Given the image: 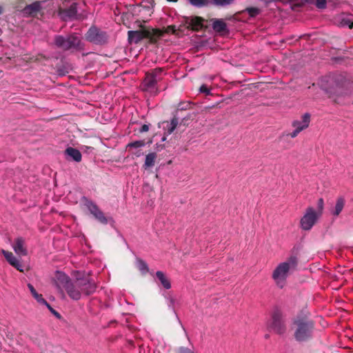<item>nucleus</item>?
Masks as SVG:
<instances>
[{
	"mask_svg": "<svg viewBox=\"0 0 353 353\" xmlns=\"http://www.w3.org/2000/svg\"><path fill=\"white\" fill-rule=\"evenodd\" d=\"M85 205L89 210L90 212L94 217L102 224H107L108 221L104 215L103 212L99 208V207L92 201L86 199Z\"/></svg>",
	"mask_w": 353,
	"mask_h": 353,
	"instance_id": "obj_12",
	"label": "nucleus"
},
{
	"mask_svg": "<svg viewBox=\"0 0 353 353\" xmlns=\"http://www.w3.org/2000/svg\"><path fill=\"white\" fill-rule=\"evenodd\" d=\"M176 353H194V351L190 350L188 347H179L176 351Z\"/></svg>",
	"mask_w": 353,
	"mask_h": 353,
	"instance_id": "obj_34",
	"label": "nucleus"
},
{
	"mask_svg": "<svg viewBox=\"0 0 353 353\" xmlns=\"http://www.w3.org/2000/svg\"><path fill=\"white\" fill-rule=\"evenodd\" d=\"M149 130V125H147V124H143L141 128L139 129V132L142 133V132H148Z\"/></svg>",
	"mask_w": 353,
	"mask_h": 353,
	"instance_id": "obj_41",
	"label": "nucleus"
},
{
	"mask_svg": "<svg viewBox=\"0 0 353 353\" xmlns=\"http://www.w3.org/2000/svg\"><path fill=\"white\" fill-rule=\"evenodd\" d=\"M54 43L57 48L63 51H81L84 49V44L76 33L69 34L66 36L55 35Z\"/></svg>",
	"mask_w": 353,
	"mask_h": 353,
	"instance_id": "obj_4",
	"label": "nucleus"
},
{
	"mask_svg": "<svg viewBox=\"0 0 353 353\" xmlns=\"http://www.w3.org/2000/svg\"><path fill=\"white\" fill-rule=\"evenodd\" d=\"M156 276L165 289L168 290L171 288L170 280L162 271H157Z\"/></svg>",
	"mask_w": 353,
	"mask_h": 353,
	"instance_id": "obj_23",
	"label": "nucleus"
},
{
	"mask_svg": "<svg viewBox=\"0 0 353 353\" xmlns=\"http://www.w3.org/2000/svg\"><path fill=\"white\" fill-rule=\"evenodd\" d=\"M138 268H139V270L143 274H146L149 271V268H148L147 263L141 259L138 260Z\"/></svg>",
	"mask_w": 353,
	"mask_h": 353,
	"instance_id": "obj_30",
	"label": "nucleus"
},
{
	"mask_svg": "<svg viewBox=\"0 0 353 353\" xmlns=\"http://www.w3.org/2000/svg\"><path fill=\"white\" fill-rule=\"evenodd\" d=\"M41 8V1H37L26 6L24 8V12L30 15H34L40 11Z\"/></svg>",
	"mask_w": 353,
	"mask_h": 353,
	"instance_id": "obj_20",
	"label": "nucleus"
},
{
	"mask_svg": "<svg viewBox=\"0 0 353 353\" xmlns=\"http://www.w3.org/2000/svg\"><path fill=\"white\" fill-rule=\"evenodd\" d=\"M199 91L202 93H205L206 95H208L210 94V89L208 88V87L203 84L202 85L200 88H199Z\"/></svg>",
	"mask_w": 353,
	"mask_h": 353,
	"instance_id": "obj_39",
	"label": "nucleus"
},
{
	"mask_svg": "<svg viewBox=\"0 0 353 353\" xmlns=\"http://www.w3.org/2000/svg\"><path fill=\"white\" fill-rule=\"evenodd\" d=\"M323 208H324V201H323V198H320V199H319V200L317 201V210L316 211V212L320 216H321V214L323 213Z\"/></svg>",
	"mask_w": 353,
	"mask_h": 353,
	"instance_id": "obj_31",
	"label": "nucleus"
},
{
	"mask_svg": "<svg viewBox=\"0 0 353 353\" xmlns=\"http://www.w3.org/2000/svg\"><path fill=\"white\" fill-rule=\"evenodd\" d=\"M157 159V154L155 152H150L145 157V160L143 164V168L148 169L154 165L155 160Z\"/></svg>",
	"mask_w": 353,
	"mask_h": 353,
	"instance_id": "obj_24",
	"label": "nucleus"
},
{
	"mask_svg": "<svg viewBox=\"0 0 353 353\" xmlns=\"http://www.w3.org/2000/svg\"><path fill=\"white\" fill-rule=\"evenodd\" d=\"M163 32V35L164 33H169L172 32V34H175L176 32V27L175 26H168L164 31L161 30Z\"/></svg>",
	"mask_w": 353,
	"mask_h": 353,
	"instance_id": "obj_36",
	"label": "nucleus"
},
{
	"mask_svg": "<svg viewBox=\"0 0 353 353\" xmlns=\"http://www.w3.org/2000/svg\"><path fill=\"white\" fill-rule=\"evenodd\" d=\"M1 253L6 258V261L17 270L23 272V265L20 263L19 260L13 254L12 252L1 250Z\"/></svg>",
	"mask_w": 353,
	"mask_h": 353,
	"instance_id": "obj_16",
	"label": "nucleus"
},
{
	"mask_svg": "<svg viewBox=\"0 0 353 353\" xmlns=\"http://www.w3.org/2000/svg\"><path fill=\"white\" fill-rule=\"evenodd\" d=\"M65 13L69 17H73L77 14V3H73L65 10Z\"/></svg>",
	"mask_w": 353,
	"mask_h": 353,
	"instance_id": "obj_26",
	"label": "nucleus"
},
{
	"mask_svg": "<svg viewBox=\"0 0 353 353\" xmlns=\"http://www.w3.org/2000/svg\"><path fill=\"white\" fill-rule=\"evenodd\" d=\"M163 69L157 68L148 72L142 83L143 89L145 91L154 92L157 90V84L162 79V73Z\"/></svg>",
	"mask_w": 353,
	"mask_h": 353,
	"instance_id": "obj_6",
	"label": "nucleus"
},
{
	"mask_svg": "<svg viewBox=\"0 0 353 353\" xmlns=\"http://www.w3.org/2000/svg\"><path fill=\"white\" fill-rule=\"evenodd\" d=\"M345 204V200L343 196H339L336 199V204L334 208L331 210V214L334 216H338L342 212Z\"/></svg>",
	"mask_w": 353,
	"mask_h": 353,
	"instance_id": "obj_18",
	"label": "nucleus"
},
{
	"mask_svg": "<svg viewBox=\"0 0 353 353\" xmlns=\"http://www.w3.org/2000/svg\"><path fill=\"white\" fill-rule=\"evenodd\" d=\"M321 88L329 94L330 97L332 95H338L341 94V84L336 81V77L334 76H329L324 77L321 83Z\"/></svg>",
	"mask_w": 353,
	"mask_h": 353,
	"instance_id": "obj_8",
	"label": "nucleus"
},
{
	"mask_svg": "<svg viewBox=\"0 0 353 353\" xmlns=\"http://www.w3.org/2000/svg\"><path fill=\"white\" fill-rule=\"evenodd\" d=\"M28 288H29L32 296L41 304H47V301L43 298L42 294L37 293L34 286L28 283Z\"/></svg>",
	"mask_w": 353,
	"mask_h": 353,
	"instance_id": "obj_25",
	"label": "nucleus"
},
{
	"mask_svg": "<svg viewBox=\"0 0 353 353\" xmlns=\"http://www.w3.org/2000/svg\"><path fill=\"white\" fill-rule=\"evenodd\" d=\"M310 122V114L309 113H305L301 117V121L296 120L292 122V126L296 129H298L299 127H301L303 130L309 126Z\"/></svg>",
	"mask_w": 353,
	"mask_h": 353,
	"instance_id": "obj_17",
	"label": "nucleus"
},
{
	"mask_svg": "<svg viewBox=\"0 0 353 353\" xmlns=\"http://www.w3.org/2000/svg\"><path fill=\"white\" fill-rule=\"evenodd\" d=\"M248 12L250 17H255L257 16L261 10L259 8L256 7H248L244 10H243V12Z\"/></svg>",
	"mask_w": 353,
	"mask_h": 353,
	"instance_id": "obj_29",
	"label": "nucleus"
},
{
	"mask_svg": "<svg viewBox=\"0 0 353 353\" xmlns=\"http://www.w3.org/2000/svg\"><path fill=\"white\" fill-rule=\"evenodd\" d=\"M77 285H79L81 293L86 296L94 293L97 289L96 283L89 276L77 278Z\"/></svg>",
	"mask_w": 353,
	"mask_h": 353,
	"instance_id": "obj_11",
	"label": "nucleus"
},
{
	"mask_svg": "<svg viewBox=\"0 0 353 353\" xmlns=\"http://www.w3.org/2000/svg\"><path fill=\"white\" fill-rule=\"evenodd\" d=\"M185 23L188 24V28L193 31H199L203 28L204 19L201 17H185Z\"/></svg>",
	"mask_w": 353,
	"mask_h": 353,
	"instance_id": "obj_14",
	"label": "nucleus"
},
{
	"mask_svg": "<svg viewBox=\"0 0 353 353\" xmlns=\"http://www.w3.org/2000/svg\"><path fill=\"white\" fill-rule=\"evenodd\" d=\"M319 215L312 207H308L305 210V212L300 221V226L303 230H310L316 223Z\"/></svg>",
	"mask_w": 353,
	"mask_h": 353,
	"instance_id": "obj_9",
	"label": "nucleus"
},
{
	"mask_svg": "<svg viewBox=\"0 0 353 353\" xmlns=\"http://www.w3.org/2000/svg\"><path fill=\"white\" fill-rule=\"evenodd\" d=\"M298 263V253L293 250L286 261L281 263L277 265L273 271L272 279L279 288H283L284 287L289 272L296 270Z\"/></svg>",
	"mask_w": 353,
	"mask_h": 353,
	"instance_id": "obj_2",
	"label": "nucleus"
},
{
	"mask_svg": "<svg viewBox=\"0 0 353 353\" xmlns=\"http://www.w3.org/2000/svg\"><path fill=\"white\" fill-rule=\"evenodd\" d=\"M191 119V116L188 115L185 117L181 121L180 125H183L184 126L188 125V123H187L189 120Z\"/></svg>",
	"mask_w": 353,
	"mask_h": 353,
	"instance_id": "obj_40",
	"label": "nucleus"
},
{
	"mask_svg": "<svg viewBox=\"0 0 353 353\" xmlns=\"http://www.w3.org/2000/svg\"><path fill=\"white\" fill-rule=\"evenodd\" d=\"M65 291L72 299L78 301L81 299L82 293L77 285V279L67 286Z\"/></svg>",
	"mask_w": 353,
	"mask_h": 353,
	"instance_id": "obj_15",
	"label": "nucleus"
},
{
	"mask_svg": "<svg viewBox=\"0 0 353 353\" xmlns=\"http://www.w3.org/2000/svg\"><path fill=\"white\" fill-rule=\"evenodd\" d=\"M349 27H350V29L353 28V22L351 23V24L349 26Z\"/></svg>",
	"mask_w": 353,
	"mask_h": 353,
	"instance_id": "obj_44",
	"label": "nucleus"
},
{
	"mask_svg": "<svg viewBox=\"0 0 353 353\" xmlns=\"http://www.w3.org/2000/svg\"><path fill=\"white\" fill-rule=\"evenodd\" d=\"M217 105H218V104L216 105V106H217ZM214 107H215V105L205 107L204 109L202 110V112H205V113L210 112V110Z\"/></svg>",
	"mask_w": 353,
	"mask_h": 353,
	"instance_id": "obj_42",
	"label": "nucleus"
},
{
	"mask_svg": "<svg viewBox=\"0 0 353 353\" xmlns=\"http://www.w3.org/2000/svg\"><path fill=\"white\" fill-rule=\"evenodd\" d=\"M302 130H303V128L299 127L298 129L295 128V130L293 132H292L291 133H290L288 135L291 138H295Z\"/></svg>",
	"mask_w": 353,
	"mask_h": 353,
	"instance_id": "obj_38",
	"label": "nucleus"
},
{
	"mask_svg": "<svg viewBox=\"0 0 353 353\" xmlns=\"http://www.w3.org/2000/svg\"><path fill=\"white\" fill-rule=\"evenodd\" d=\"M3 7L0 6V14L3 13Z\"/></svg>",
	"mask_w": 353,
	"mask_h": 353,
	"instance_id": "obj_43",
	"label": "nucleus"
},
{
	"mask_svg": "<svg viewBox=\"0 0 353 353\" xmlns=\"http://www.w3.org/2000/svg\"><path fill=\"white\" fill-rule=\"evenodd\" d=\"M65 154L76 162H80L81 161V153L76 148L68 147L65 149Z\"/></svg>",
	"mask_w": 353,
	"mask_h": 353,
	"instance_id": "obj_19",
	"label": "nucleus"
},
{
	"mask_svg": "<svg viewBox=\"0 0 353 353\" xmlns=\"http://www.w3.org/2000/svg\"><path fill=\"white\" fill-rule=\"evenodd\" d=\"M190 103L188 101H181L177 105V108L175 112L174 115L178 117V114L179 111L186 110L190 108Z\"/></svg>",
	"mask_w": 353,
	"mask_h": 353,
	"instance_id": "obj_28",
	"label": "nucleus"
},
{
	"mask_svg": "<svg viewBox=\"0 0 353 353\" xmlns=\"http://www.w3.org/2000/svg\"><path fill=\"white\" fill-rule=\"evenodd\" d=\"M145 144L144 141H135L131 143H129L127 145L128 148H141L144 146Z\"/></svg>",
	"mask_w": 353,
	"mask_h": 353,
	"instance_id": "obj_32",
	"label": "nucleus"
},
{
	"mask_svg": "<svg viewBox=\"0 0 353 353\" xmlns=\"http://www.w3.org/2000/svg\"><path fill=\"white\" fill-rule=\"evenodd\" d=\"M216 6H226L231 3L232 0H212Z\"/></svg>",
	"mask_w": 353,
	"mask_h": 353,
	"instance_id": "obj_33",
	"label": "nucleus"
},
{
	"mask_svg": "<svg viewBox=\"0 0 353 353\" xmlns=\"http://www.w3.org/2000/svg\"><path fill=\"white\" fill-rule=\"evenodd\" d=\"M12 248L19 256H26L28 255L26 240L22 236H18L14 240Z\"/></svg>",
	"mask_w": 353,
	"mask_h": 353,
	"instance_id": "obj_13",
	"label": "nucleus"
},
{
	"mask_svg": "<svg viewBox=\"0 0 353 353\" xmlns=\"http://www.w3.org/2000/svg\"><path fill=\"white\" fill-rule=\"evenodd\" d=\"M165 123L166 125L164 126L165 134H171L179 124V117H176V115H174L171 121H167L165 122Z\"/></svg>",
	"mask_w": 353,
	"mask_h": 353,
	"instance_id": "obj_21",
	"label": "nucleus"
},
{
	"mask_svg": "<svg viewBox=\"0 0 353 353\" xmlns=\"http://www.w3.org/2000/svg\"><path fill=\"white\" fill-rule=\"evenodd\" d=\"M212 28L215 32L219 33L228 32L227 25L222 19H213Z\"/></svg>",
	"mask_w": 353,
	"mask_h": 353,
	"instance_id": "obj_22",
	"label": "nucleus"
},
{
	"mask_svg": "<svg viewBox=\"0 0 353 353\" xmlns=\"http://www.w3.org/2000/svg\"><path fill=\"white\" fill-rule=\"evenodd\" d=\"M85 39L97 45H103L108 41V36L105 31L96 26L90 27L85 34Z\"/></svg>",
	"mask_w": 353,
	"mask_h": 353,
	"instance_id": "obj_7",
	"label": "nucleus"
},
{
	"mask_svg": "<svg viewBox=\"0 0 353 353\" xmlns=\"http://www.w3.org/2000/svg\"><path fill=\"white\" fill-rule=\"evenodd\" d=\"M47 306V307L49 309V310L51 312L52 314H53L55 316H57L58 319L61 318L60 314L56 311L54 309H53L51 305L47 302V304H44Z\"/></svg>",
	"mask_w": 353,
	"mask_h": 353,
	"instance_id": "obj_37",
	"label": "nucleus"
},
{
	"mask_svg": "<svg viewBox=\"0 0 353 353\" xmlns=\"http://www.w3.org/2000/svg\"><path fill=\"white\" fill-rule=\"evenodd\" d=\"M162 36L163 32L161 30L142 25L140 26V28L137 30H129L128 32L129 43H134L136 44L144 39H148L150 43L154 44Z\"/></svg>",
	"mask_w": 353,
	"mask_h": 353,
	"instance_id": "obj_3",
	"label": "nucleus"
},
{
	"mask_svg": "<svg viewBox=\"0 0 353 353\" xmlns=\"http://www.w3.org/2000/svg\"><path fill=\"white\" fill-rule=\"evenodd\" d=\"M316 6L320 9L325 8L326 7V0H316Z\"/></svg>",
	"mask_w": 353,
	"mask_h": 353,
	"instance_id": "obj_35",
	"label": "nucleus"
},
{
	"mask_svg": "<svg viewBox=\"0 0 353 353\" xmlns=\"http://www.w3.org/2000/svg\"><path fill=\"white\" fill-rule=\"evenodd\" d=\"M53 282L58 291L64 296L63 289L66 290L67 286L70 284L72 281L64 272L57 271L53 278Z\"/></svg>",
	"mask_w": 353,
	"mask_h": 353,
	"instance_id": "obj_10",
	"label": "nucleus"
},
{
	"mask_svg": "<svg viewBox=\"0 0 353 353\" xmlns=\"http://www.w3.org/2000/svg\"><path fill=\"white\" fill-rule=\"evenodd\" d=\"M189 3L196 8H203L209 5V0H188Z\"/></svg>",
	"mask_w": 353,
	"mask_h": 353,
	"instance_id": "obj_27",
	"label": "nucleus"
},
{
	"mask_svg": "<svg viewBox=\"0 0 353 353\" xmlns=\"http://www.w3.org/2000/svg\"><path fill=\"white\" fill-rule=\"evenodd\" d=\"M294 325V337L298 342L310 340L314 329V322L307 315H297L292 321Z\"/></svg>",
	"mask_w": 353,
	"mask_h": 353,
	"instance_id": "obj_1",
	"label": "nucleus"
},
{
	"mask_svg": "<svg viewBox=\"0 0 353 353\" xmlns=\"http://www.w3.org/2000/svg\"><path fill=\"white\" fill-rule=\"evenodd\" d=\"M267 326L270 331L273 332L276 334L283 335L286 333V319L281 309L279 307L274 308Z\"/></svg>",
	"mask_w": 353,
	"mask_h": 353,
	"instance_id": "obj_5",
	"label": "nucleus"
},
{
	"mask_svg": "<svg viewBox=\"0 0 353 353\" xmlns=\"http://www.w3.org/2000/svg\"><path fill=\"white\" fill-rule=\"evenodd\" d=\"M168 1L176 2L178 0H168Z\"/></svg>",
	"mask_w": 353,
	"mask_h": 353,
	"instance_id": "obj_45",
	"label": "nucleus"
}]
</instances>
